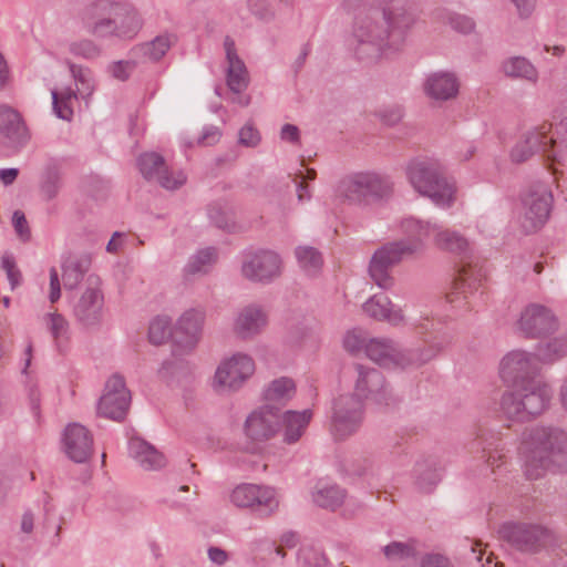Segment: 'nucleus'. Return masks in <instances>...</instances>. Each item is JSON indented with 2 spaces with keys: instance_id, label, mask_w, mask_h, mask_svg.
<instances>
[{
  "instance_id": "nucleus-42",
  "label": "nucleus",
  "mask_w": 567,
  "mask_h": 567,
  "mask_svg": "<svg viewBox=\"0 0 567 567\" xmlns=\"http://www.w3.org/2000/svg\"><path fill=\"white\" fill-rule=\"evenodd\" d=\"M61 188V174L56 167L45 169L40 184V194L47 202L54 199Z\"/></svg>"
},
{
  "instance_id": "nucleus-19",
  "label": "nucleus",
  "mask_w": 567,
  "mask_h": 567,
  "mask_svg": "<svg viewBox=\"0 0 567 567\" xmlns=\"http://www.w3.org/2000/svg\"><path fill=\"white\" fill-rule=\"evenodd\" d=\"M354 371L357 373L354 395L362 401L371 399L379 404H388L386 384L382 373L362 364H355Z\"/></svg>"
},
{
  "instance_id": "nucleus-28",
  "label": "nucleus",
  "mask_w": 567,
  "mask_h": 567,
  "mask_svg": "<svg viewBox=\"0 0 567 567\" xmlns=\"http://www.w3.org/2000/svg\"><path fill=\"white\" fill-rule=\"evenodd\" d=\"M91 257L87 254L69 255L62 262V280L65 289L73 290L83 280L91 267Z\"/></svg>"
},
{
  "instance_id": "nucleus-58",
  "label": "nucleus",
  "mask_w": 567,
  "mask_h": 567,
  "mask_svg": "<svg viewBox=\"0 0 567 567\" xmlns=\"http://www.w3.org/2000/svg\"><path fill=\"white\" fill-rule=\"evenodd\" d=\"M250 12L260 20H267L272 17V10L267 0H247Z\"/></svg>"
},
{
  "instance_id": "nucleus-64",
  "label": "nucleus",
  "mask_w": 567,
  "mask_h": 567,
  "mask_svg": "<svg viewBox=\"0 0 567 567\" xmlns=\"http://www.w3.org/2000/svg\"><path fill=\"white\" fill-rule=\"evenodd\" d=\"M421 567H452L450 560L439 554L426 555L422 561Z\"/></svg>"
},
{
  "instance_id": "nucleus-21",
  "label": "nucleus",
  "mask_w": 567,
  "mask_h": 567,
  "mask_svg": "<svg viewBox=\"0 0 567 567\" xmlns=\"http://www.w3.org/2000/svg\"><path fill=\"white\" fill-rule=\"evenodd\" d=\"M0 135L6 140V145L14 151L21 150L30 141L22 116L8 105H0Z\"/></svg>"
},
{
  "instance_id": "nucleus-44",
  "label": "nucleus",
  "mask_w": 567,
  "mask_h": 567,
  "mask_svg": "<svg viewBox=\"0 0 567 567\" xmlns=\"http://www.w3.org/2000/svg\"><path fill=\"white\" fill-rule=\"evenodd\" d=\"M45 323L58 346L62 340L69 338V322L62 315L58 312L48 313Z\"/></svg>"
},
{
  "instance_id": "nucleus-25",
  "label": "nucleus",
  "mask_w": 567,
  "mask_h": 567,
  "mask_svg": "<svg viewBox=\"0 0 567 567\" xmlns=\"http://www.w3.org/2000/svg\"><path fill=\"white\" fill-rule=\"evenodd\" d=\"M267 322V312L258 305H249L237 315L234 331L240 338L249 339L260 333Z\"/></svg>"
},
{
  "instance_id": "nucleus-22",
  "label": "nucleus",
  "mask_w": 567,
  "mask_h": 567,
  "mask_svg": "<svg viewBox=\"0 0 567 567\" xmlns=\"http://www.w3.org/2000/svg\"><path fill=\"white\" fill-rule=\"evenodd\" d=\"M63 449L68 457L73 462H86L93 452L91 433L79 423L68 425L63 433Z\"/></svg>"
},
{
  "instance_id": "nucleus-8",
  "label": "nucleus",
  "mask_w": 567,
  "mask_h": 567,
  "mask_svg": "<svg viewBox=\"0 0 567 567\" xmlns=\"http://www.w3.org/2000/svg\"><path fill=\"white\" fill-rule=\"evenodd\" d=\"M553 200L549 186L540 182L532 184L520 194V226L526 234L537 231L547 223Z\"/></svg>"
},
{
  "instance_id": "nucleus-41",
  "label": "nucleus",
  "mask_w": 567,
  "mask_h": 567,
  "mask_svg": "<svg viewBox=\"0 0 567 567\" xmlns=\"http://www.w3.org/2000/svg\"><path fill=\"white\" fill-rule=\"evenodd\" d=\"M567 354V336H560L537 347V358L542 361H554Z\"/></svg>"
},
{
  "instance_id": "nucleus-17",
  "label": "nucleus",
  "mask_w": 567,
  "mask_h": 567,
  "mask_svg": "<svg viewBox=\"0 0 567 567\" xmlns=\"http://www.w3.org/2000/svg\"><path fill=\"white\" fill-rule=\"evenodd\" d=\"M280 425L279 408L262 405L247 416L244 433L251 442L262 443L271 440L278 433Z\"/></svg>"
},
{
  "instance_id": "nucleus-7",
  "label": "nucleus",
  "mask_w": 567,
  "mask_h": 567,
  "mask_svg": "<svg viewBox=\"0 0 567 567\" xmlns=\"http://www.w3.org/2000/svg\"><path fill=\"white\" fill-rule=\"evenodd\" d=\"M365 353L382 367H419L430 361L435 352L432 350H402L393 340L374 338L365 344Z\"/></svg>"
},
{
  "instance_id": "nucleus-37",
  "label": "nucleus",
  "mask_w": 567,
  "mask_h": 567,
  "mask_svg": "<svg viewBox=\"0 0 567 567\" xmlns=\"http://www.w3.org/2000/svg\"><path fill=\"white\" fill-rule=\"evenodd\" d=\"M504 74L512 79H520L535 83L538 79L536 68L524 56H512L502 64Z\"/></svg>"
},
{
  "instance_id": "nucleus-24",
  "label": "nucleus",
  "mask_w": 567,
  "mask_h": 567,
  "mask_svg": "<svg viewBox=\"0 0 567 567\" xmlns=\"http://www.w3.org/2000/svg\"><path fill=\"white\" fill-rule=\"evenodd\" d=\"M224 48L228 64L226 74L227 86L234 93H241L248 86V71L237 54L234 40L228 35L224 40Z\"/></svg>"
},
{
  "instance_id": "nucleus-46",
  "label": "nucleus",
  "mask_w": 567,
  "mask_h": 567,
  "mask_svg": "<svg viewBox=\"0 0 567 567\" xmlns=\"http://www.w3.org/2000/svg\"><path fill=\"white\" fill-rule=\"evenodd\" d=\"M359 174L343 179L340 184V194L350 203L359 204L365 199L363 187L359 186Z\"/></svg>"
},
{
  "instance_id": "nucleus-40",
  "label": "nucleus",
  "mask_w": 567,
  "mask_h": 567,
  "mask_svg": "<svg viewBox=\"0 0 567 567\" xmlns=\"http://www.w3.org/2000/svg\"><path fill=\"white\" fill-rule=\"evenodd\" d=\"M295 256L299 267L308 275H316L323 265L321 252L311 246H298Z\"/></svg>"
},
{
  "instance_id": "nucleus-45",
  "label": "nucleus",
  "mask_w": 567,
  "mask_h": 567,
  "mask_svg": "<svg viewBox=\"0 0 567 567\" xmlns=\"http://www.w3.org/2000/svg\"><path fill=\"white\" fill-rule=\"evenodd\" d=\"M172 45L169 35H158L153 41L142 45V51L151 61L162 59Z\"/></svg>"
},
{
  "instance_id": "nucleus-4",
  "label": "nucleus",
  "mask_w": 567,
  "mask_h": 567,
  "mask_svg": "<svg viewBox=\"0 0 567 567\" xmlns=\"http://www.w3.org/2000/svg\"><path fill=\"white\" fill-rule=\"evenodd\" d=\"M518 452L529 480L542 477L551 467L567 470V432L550 426L527 429Z\"/></svg>"
},
{
  "instance_id": "nucleus-11",
  "label": "nucleus",
  "mask_w": 567,
  "mask_h": 567,
  "mask_svg": "<svg viewBox=\"0 0 567 567\" xmlns=\"http://www.w3.org/2000/svg\"><path fill=\"white\" fill-rule=\"evenodd\" d=\"M284 261L278 252L270 249L249 251L241 262V275L251 282L270 284L282 274Z\"/></svg>"
},
{
  "instance_id": "nucleus-57",
  "label": "nucleus",
  "mask_w": 567,
  "mask_h": 567,
  "mask_svg": "<svg viewBox=\"0 0 567 567\" xmlns=\"http://www.w3.org/2000/svg\"><path fill=\"white\" fill-rule=\"evenodd\" d=\"M51 95H52V106H53L54 114L59 118L66 120V121L71 120V117L73 115L72 103L68 102V101L62 103L61 101H59L58 92L55 90L51 91Z\"/></svg>"
},
{
  "instance_id": "nucleus-26",
  "label": "nucleus",
  "mask_w": 567,
  "mask_h": 567,
  "mask_svg": "<svg viewBox=\"0 0 567 567\" xmlns=\"http://www.w3.org/2000/svg\"><path fill=\"white\" fill-rule=\"evenodd\" d=\"M362 308L369 317L375 320L386 321L392 326L404 322L402 309L395 307L384 293L373 295L363 303Z\"/></svg>"
},
{
  "instance_id": "nucleus-30",
  "label": "nucleus",
  "mask_w": 567,
  "mask_h": 567,
  "mask_svg": "<svg viewBox=\"0 0 567 567\" xmlns=\"http://www.w3.org/2000/svg\"><path fill=\"white\" fill-rule=\"evenodd\" d=\"M218 254L214 247H206L193 254L183 269L184 278L189 280L195 277L208 275L217 262Z\"/></svg>"
},
{
  "instance_id": "nucleus-52",
  "label": "nucleus",
  "mask_w": 567,
  "mask_h": 567,
  "mask_svg": "<svg viewBox=\"0 0 567 567\" xmlns=\"http://www.w3.org/2000/svg\"><path fill=\"white\" fill-rule=\"evenodd\" d=\"M374 116L384 125L393 126L403 117V109L398 104L382 105L374 111Z\"/></svg>"
},
{
  "instance_id": "nucleus-56",
  "label": "nucleus",
  "mask_w": 567,
  "mask_h": 567,
  "mask_svg": "<svg viewBox=\"0 0 567 567\" xmlns=\"http://www.w3.org/2000/svg\"><path fill=\"white\" fill-rule=\"evenodd\" d=\"M12 225L17 235L23 240L27 241L30 239L31 231L28 225V220L25 215L21 210H14L12 215Z\"/></svg>"
},
{
  "instance_id": "nucleus-29",
  "label": "nucleus",
  "mask_w": 567,
  "mask_h": 567,
  "mask_svg": "<svg viewBox=\"0 0 567 567\" xmlns=\"http://www.w3.org/2000/svg\"><path fill=\"white\" fill-rule=\"evenodd\" d=\"M130 454L144 470H157L165 465V457L153 445L140 437L128 443Z\"/></svg>"
},
{
  "instance_id": "nucleus-49",
  "label": "nucleus",
  "mask_w": 567,
  "mask_h": 567,
  "mask_svg": "<svg viewBox=\"0 0 567 567\" xmlns=\"http://www.w3.org/2000/svg\"><path fill=\"white\" fill-rule=\"evenodd\" d=\"M383 554L390 561H402L415 556V548L410 543L392 542L383 547Z\"/></svg>"
},
{
  "instance_id": "nucleus-50",
  "label": "nucleus",
  "mask_w": 567,
  "mask_h": 567,
  "mask_svg": "<svg viewBox=\"0 0 567 567\" xmlns=\"http://www.w3.org/2000/svg\"><path fill=\"white\" fill-rule=\"evenodd\" d=\"M171 336V322L166 317H156L150 323L148 338L154 344H162Z\"/></svg>"
},
{
  "instance_id": "nucleus-23",
  "label": "nucleus",
  "mask_w": 567,
  "mask_h": 567,
  "mask_svg": "<svg viewBox=\"0 0 567 567\" xmlns=\"http://www.w3.org/2000/svg\"><path fill=\"white\" fill-rule=\"evenodd\" d=\"M482 284L480 272L472 267L462 268L458 277L446 293V301L455 308L471 306V298L474 297Z\"/></svg>"
},
{
  "instance_id": "nucleus-3",
  "label": "nucleus",
  "mask_w": 567,
  "mask_h": 567,
  "mask_svg": "<svg viewBox=\"0 0 567 567\" xmlns=\"http://www.w3.org/2000/svg\"><path fill=\"white\" fill-rule=\"evenodd\" d=\"M76 18L84 30L96 38L131 40L142 28L137 10L127 1L95 0L83 6Z\"/></svg>"
},
{
  "instance_id": "nucleus-35",
  "label": "nucleus",
  "mask_w": 567,
  "mask_h": 567,
  "mask_svg": "<svg viewBox=\"0 0 567 567\" xmlns=\"http://www.w3.org/2000/svg\"><path fill=\"white\" fill-rule=\"evenodd\" d=\"M296 392L295 382L286 377L274 380L264 391L265 405H285Z\"/></svg>"
},
{
  "instance_id": "nucleus-27",
  "label": "nucleus",
  "mask_w": 567,
  "mask_h": 567,
  "mask_svg": "<svg viewBox=\"0 0 567 567\" xmlns=\"http://www.w3.org/2000/svg\"><path fill=\"white\" fill-rule=\"evenodd\" d=\"M458 80L451 72H435L430 74L424 84L426 96L435 101H449L458 93Z\"/></svg>"
},
{
  "instance_id": "nucleus-53",
  "label": "nucleus",
  "mask_w": 567,
  "mask_h": 567,
  "mask_svg": "<svg viewBox=\"0 0 567 567\" xmlns=\"http://www.w3.org/2000/svg\"><path fill=\"white\" fill-rule=\"evenodd\" d=\"M377 468L378 461L373 455H360L351 464V473L358 476L373 474Z\"/></svg>"
},
{
  "instance_id": "nucleus-15",
  "label": "nucleus",
  "mask_w": 567,
  "mask_h": 567,
  "mask_svg": "<svg viewBox=\"0 0 567 567\" xmlns=\"http://www.w3.org/2000/svg\"><path fill=\"white\" fill-rule=\"evenodd\" d=\"M131 403V393L122 375L115 373L105 383L97 411L104 417L121 421L125 417Z\"/></svg>"
},
{
  "instance_id": "nucleus-2",
  "label": "nucleus",
  "mask_w": 567,
  "mask_h": 567,
  "mask_svg": "<svg viewBox=\"0 0 567 567\" xmlns=\"http://www.w3.org/2000/svg\"><path fill=\"white\" fill-rule=\"evenodd\" d=\"M414 13L396 0L384 8H370L357 18L354 53L365 62H375L389 51H396L415 23Z\"/></svg>"
},
{
  "instance_id": "nucleus-18",
  "label": "nucleus",
  "mask_w": 567,
  "mask_h": 567,
  "mask_svg": "<svg viewBox=\"0 0 567 567\" xmlns=\"http://www.w3.org/2000/svg\"><path fill=\"white\" fill-rule=\"evenodd\" d=\"M551 128L550 123L544 122L527 130L512 148L511 159L514 163H523L538 152L549 159L550 145L547 143V134Z\"/></svg>"
},
{
  "instance_id": "nucleus-55",
  "label": "nucleus",
  "mask_w": 567,
  "mask_h": 567,
  "mask_svg": "<svg viewBox=\"0 0 567 567\" xmlns=\"http://www.w3.org/2000/svg\"><path fill=\"white\" fill-rule=\"evenodd\" d=\"M238 136L239 143L247 147H255L260 142V134L258 130L251 124L244 125L240 128Z\"/></svg>"
},
{
  "instance_id": "nucleus-14",
  "label": "nucleus",
  "mask_w": 567,
  "mask_h": 567,
  "mask_svg": "<svg viewBox=\"0 0 567 567\" xmlns=\"http://www.w3.org/2000/svg\"><path fill=\"white\" fill-rule=\"evenodd\" d=\"M86 288L73 306V315L83 327L99 326L103 317L104 295L101 290V279L90 275Z\"/></svg>"
},
{
  "instance_id": "nucleus-20",
  "label": "nucleus",
  "mask_w": 567,
  "mask_h": 567,
  "mask_svg": "<svg viewBox=\"0 0 567 567\" xmlns=\"http://www.w3.org/2000/svg\"><path fill=\"white\" fill-rule=\"evenodd\" d=\"M518 327L526 336L536 338L554 332L558 323L548 308L532 303L523 310Z\"/></svg>"
},
{
  "instance_id": "nucleus-60",
  "label": "nucleus",
  "mask_w": 567,
  "mask_h": 567,
  "mask_svg": "<svg viewBox=\"0 0 567 567\" xmlns=\"http://www.w3.org/2000/svg\"><path fill=\"white\" fill-rule=\"evenodd\" d=\"M450 24L454 30L462 33H470L475 28V22L473 19L462 14L452 16L450 18Z\"/></svg>"
},
{
  "instance_id": "nucleus-34",
  "label": "nucleus",
  "mask_w": 567,
  "mask_h": 567,
  "mask_svg": "<svg viewBox=\"0 0 567 567\" xmlns=\"http://www.w3.org/2000/svg\"><path fill=\"white\" fill-rule=\"evenodd\" d=\"M434 245L440 250L455 255H464L470 246L468 240L461 233L439 225L434 234Z\"/></svg>"
},
{
  "instance_id": "nucleus-61",
  "label": "nucleus",
  "mask_w": 567,
  "mask_h": 567,
  "mask_svg": "<svg viewBox=\"0 0 567 567\" xmlns=\"http://www.w3.org/2000/svg\"><path fill=\"white\" fill-rule=\"evenodd\" d=\"M132 69L133 64L128 61H116L109 66L112 76L120 81L128 79Z\"/></svg>"
},
{
  "instance_id": "nucleus-31",
  "label": "nucleus",
  "mask_w": 567,
  "mask_h": 567,
  "mask_svg": "<svg viewBox=\"0 0 567 567\" xmlns=\"http://www.w3.org/2000/svg\"><path fill=\"white\" fill-rule=\"evenodd\" d=\"M205 313L198 309H189L185 311L177 321L175 337L184 334L185 339H181L179 342H185L187 347H193L197 337L202 330Z\"/></svg>"
},
{
  "instance_id": "nucleus-33",
  "label": "nucleus",
  "mask_w": 567,
  "mask_h": 567,
  "mask_svg": "<svg viewBox=\"0 0 567 567\" xmlns=\"http://www.w3.org/2000/svg\"><path fill=\"white\" fill-rule=\"evenodd\" d=\"M547 143L550 145L549 159L558 164H567V110L555 125V132L547 134Z\"/></svg>"
},
{
  "instance_id": "nucleus-6",
  "label": "nucleus",
  "mask_w": 567,
  "mask_h": 567,
  "mask_svg": "<svg viewBox=\"0 0 567 567\" xmlns=\"http://www.w3.org/2000/svg\"><path fill=\"white\" fill-rule=\"evenodd\" d=\"M420 243L404 240L388 241L380 246L371 256L368 272L371 280L382 289H390L394 285L391 268L399 265L404 258L420 252Z\"/></svg>"
},
{
  "instance_id": "nucleus-32",
  "label": "nucleus",
  "mask_w": 567,
  "mask_h": 567,
  "mask_svg": "<svg viewBox=\"0 0 567 567\" xmlns=\"http://www.w3.org/2000/svg\"><path fill=\"white\" fill-rule=\"evenodd\" d=\"M312 417L311 410L301 412L287 411L281 417L284 425V441L293 444L300 440Z\"/></svg>"
},
{
  "instance_id": "nucleus-63",
  "label": "nucleus",
  "mask_w": 567,
  "mask_h": 567,
  "mask_svg": "<svg viewBox=\"0 0 567 567\" xmlns=\"http://www.w3.org/2000/svg\"><path fill=\"white\" fill-rule=\"evenodd\" d=\"M61 296V285L59 279V274L55 268L50 269V295L49 299L51 302H55L60 299Z\"/></svg>"
},
{
  "instance_id": "nucleus-48",
  "label": "nucleus",
  "mask_w": 567,
  "mask_h": 567,
  "mask_svg": "<svg viewBox=\"0 0 567 567\" xmlns=\"http://www.w3.org/2000/svg\"><path fill=\"white\" fill-rule=\"evenodd\" d=\"M298 560L303 567H327L328 565L324 554L312 545L300 548Z\"/></svg>"
},
{
  "instance_id": "nucleus-9",
  "label": "nucleus",
  "mask_w": 567,
  "mask_h": 567,
  "mask_svg": "<svg viewBox=\"0 0 567 567\" xmlns=\"http://www.w3.org/2000/svg\"><path fill=\"white\" fill-rule=\"evenodd\" d=\"M499 535L517 550L528 554L539 553L556 543L554 532L538 524H504L499 528Z\"/></svg>"
},
{
  "instance_id": "nucleus-62",
  "label": "nucleus",
  "mask_w": 567,
  "mask_h": 567,
  "mask_svg": "<svg viewBox=\"0 0 567 567\" xmlns=\"http://www.w3.org/2000/svg\"><path fill=\"white\" fill-rule=\"evenodd\" d=\"M208 215L210 220L221 229H229V223L225 215V213L220 209V207L212 206L208 209Z\"/></svg>"
},
{
  "instance_id": "nucleus-39",
  "label": "nucleus",
  "mask_w": 567,
  "mask_h": 567,
  "mask_svg": "<svg viewBox=\"0 0 567 567\" xmlns=\"http://www.w3.org/2000/svg\"><path fill=\"white\" fill-rule=\"evenodd\" d=\"M359 178V186L363 187L365 198L368 196L382 198L392 192L393 184L388 177L375 173H360Z\"/></svg>"
},
{
  "instance_id": "nucleus-13",
  "label": "nucleus",
  "mask_w": 567,
  "mask_h": 567,
  "mask_svg": "<svg viewBox=\"0 0 567 567\" xmlns=\"http://www.w3.org/2000/svg\"><path fill=\"white\" fill-rule=\"evenodd\" d=\"M230 502L240 508H252L264 516H269L279 507L277 493L272 487L244 483L236 486L230 494Z\"/></svg>"
},
{
  "instance_id": "nucleus-43",
  "label": "nucleus",
  "mask_w": 567,
  "mask_h": 567,
  "mask_svg": "<svg viewBox=\"0 0 567 567\" xmlns=\"http://www.w3.org/2000/svg\"><path fill=\"white\" fill-rule=\"evenodd\" d=\"M416 484L422 492H431L440 481L436 470L426 462L417 463L415 466Z\"/></svg>"
},
{
  "instance_id": "nucleus-54",
  "label": "nucleus",
  "mask_w": 567,
  "mask_h": 567,
  "mask_svg": "<svg viewBox=\"0 0 567 567\" xmlns=\"http://www.w3.org/2000/svg\"><path fill=\"white\" fill-rule=\"evenodd\" d=\"M2 269L7 274V278L10 282L11 289L17 288L20 286L22 280V275L19 268L16 265V261L12 256L4 255L1 260Z\"/></svg>"
},
{
  "instance_id": "nucleus-16",
  "label": "nucleus",
  "mask_w": 567,
  "mask_h": 567,
  "mask_svg": "<svg viewBox=\"0 0 567 567\" xmlns=\"http://www.w3.org/2000/svg\"><path fill=\"white\" fill-rule=\"evenodd\" d=\"M137 165L145 179L156 182L165 189H177L186 182V176L183 172H171L164 157L155 152L140 155Z\"/></svg>"
},
{
  "instance_id": "nucleus-51",
  "label": "nucleus",
  "mask_w": 567,
  "mask_h": 567,
  "mask_svg": "<svg viewBox=\"0 0 567 567\" xmlns=\"http://www.w3.org/2000/svg\"><path fill=\"white\" fill-rule=\"evenodd\" d=\"M69 51L75 56L89 60L95 59L101 54L100 47L89 39H83L70 43Z\"/></svg>"
},
{
  "instance_id": "nucleus-47",
  "label": "nucleus",
  "mask_w": 567,
  "mask_h": 567,
  "mask_svg": "<svg viewBox=\"0 0 567 567\" xmlns=\"http://www.w3.org/2000/svg\"><path fill=\"white\" fill-rule=\"evenodd\" d=\"M68 64L72 76L81 85L79 87L80 93L85 96L91 95L94 91L91 70L71 62H68Z\"/></svg>"
},
{
  "instance_id": "nucleus-5",
  "label": "nucleus",
  "mask_w": 567,
  "mask_h": 567,
  "mask_svg": "<svg viewBox=\"0 0 567 567\" xmlns=\"http://www.w3.org/2000/svg\"><path fill=\"white\" fill-rule=\"evenodd\" d=\"M409 182L436 206L449 208L455 200V185L446 178L441 165L432 161H413L406 168Z\"/></svg>"
},
{
  "instance_id": "nucleus-1",
  "label": "nucleus",
  "mask_w": 567,
  "mask_h": 567,
  "mask_svg": "<svg viewBox=\"0 0 567 567\" xmlns=\"http://www.w3.org/2000/svg\"><path fill=\"white\" fill-rule=\"evenodd\" d=\"M535 357L522 351L508 352L499 363V377L512 385L499 400L503 415L512 421L527 422L544 413L551 400V389L536 379Z\"/></svg>"
},
{
  "instance_id": "nucleus-36",
  "label": "nucleus",
  "mask_w": 567,
  "mask_h": 567,
  "mask_svg": "<svg viewBox=\"0 0 567 567\" xmlns=\"http://www.w3.org/2000/svg\"><path fill=\"white\" fill-rule=\"evenodd\" d=\"M401 228L403 234L406 236L405 239H403L406 243H420V252L424 250L425 247V239L433 233L435 234V230L437 229L436 224H431L427 221H422L420 219L409 217L404 218L401 223Z\"/></svg>"
},
{
  "instance_id": "nucleus-59",
  "label": "nucleus",
  "mask_w": 567,
  "mask_h": 567,
  "mask_svg": "<svg viewBox=\"0 0 567 567\" xmlns=\"http://www.w3.org/2000/svg\"><path fill=\"white\" fill-rule=\"evenodd\" d=\"M365 340L362 338L359 331H349L343 339L344 348L350 352H357L362 348L365 349Z\"/></svg>"
},
{
  "instance_id": "nucleus-38",
  "label": "nucleus",
  "mask_w": 567,
  "mask_h": 567,
  "mask_svg": "<svg viewBox=\"0 0 567 567\" xmlns=\"http://www.w3.org/2000/svg\"><path fill=\"white\" fill-rule=\"evenodd\" d=\"M344 498V489L336 484L319 483L312 493V499L318 506L332 511L341 506Z\"/></svg>"
},
{
  "instance_id": "nucleus-10",
  "label": "nucleus",
  "mask_w": 567,
  "mask_h": 567,
  "mask_svg": "<svg viewBox=\"0 0 567 567\" xmlns=\"http://www.w3.org/2000/svg\"><path fill=\"white\" fill-rule=\"evenodd\" d=\"M254 372V360L247 354L236 353L219 363L212 386L218 394L237 392Z\"/></svg>"
},
{
  "instance_id": "nucleus-12",
  "label": "nucleus",
  "mask_w": 567,
  "mask_h": 567,
  "mask_svg": "<svg viewBox=\"0 0 567 567\" xmlns=\"http://www.w3.org/2000/svg\"><path fill=\"white\" fill-rule=\"evenodd\" d=\"M363 422V401L354 394H342L333 403L332 432L343 440L354 434Z\"/></svg>"
}]
</instances>
